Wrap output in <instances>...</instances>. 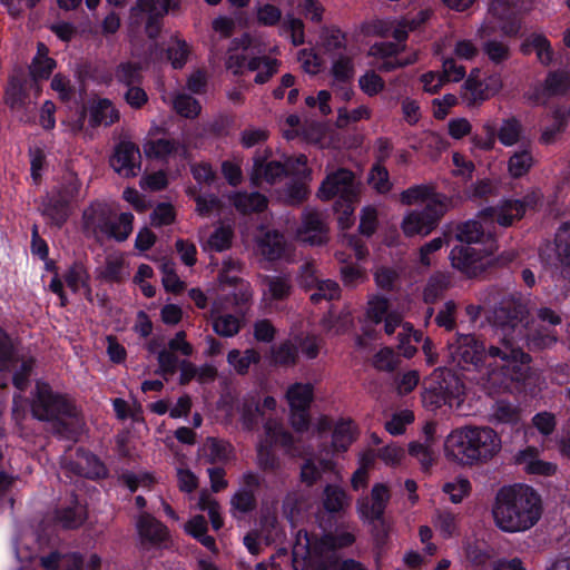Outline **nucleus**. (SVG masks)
I'll return each instance as SVG.
<instances>
[{
  "mask_svg": "<svg viewBox=\"0 0 570 570\" xmlns=\"http://www.w3.org/2000/svg\"><path fill=\"white\" fill-rule=\"evenodd\" d=\"M543 511L541 494L525 483L502 485L492 505L495 525L507 533L530 530L541 520Z\"/></svg>",
  "mask_w": 570,
  "mask_h": 570,
  "instance_id": "1",
  "label": "nucleus"
},
{
  "mask_svg": "<svg viewBox=\"0 0 570 570\" xmlns=\"http://www.w3.org/2000/svg\"><path fill=\"white\" fill-rule=\"evenodd\" d=\"M500 449L501 440L491 428L468 426L455 430L444 442L449 460L470 466L491 460Z\"/></svg>",
  "mask_w": 570,
  "mask_h": 570,
  "instance_id": "2",
  "label": "nucleus"
},
{
  "mask_svg": "<svg viewBox=\"0 0 570 570\" xmlns=\"http://www.w3.org/2000/svg\"><path fill=\"white\" fill-rule=\"evenodd\" d=\"M403 205H413L417 202H426L422 209L409 213L402 222V230L405 236H426L434 230L446 212L443 197L435 193L434 187L425 184L414 185L403 190L400 196Z\"/></svg>",
  "mask_w": 570,
  "mask_h": 570,
  "instance_id": "3",
  "label": "nucleus"
},
{
  "mask_svg": "<svg viewBox=\"0 0 570 570\" xmlns=\"http://www.w3.org/2000/svg\"><path fill=\"white\" fill-rule=\"evenodd\" d=\"M317 197L323 202L336 198L334 212L337 215L338 227L343 230L352 227L355 204L358 200L357 184L352 170L338 168L328 173L320 185Z\"/></svg>",
  "mask_w": 570,
  "mask_h": 570,
  "instance_id": "4",
  "label": "nucleus"
},
{
  "mask_svg": "<svg viewBox=\"0 0 570 570\" xmlns=\"http://www.w3.org/2000/svg\"><path fill=\"white\" fill-rule=\"evenodd\" d=\"M35 419L42 422H55L59 431H67L69 423L62 417H77L78 411L73 401L66 394L55 392L46 382H37L36 394L31 404Z\"/></svg>",
  "mask_w": 570,
  "mask_h": 570,
  "instance_id": "5",
  "label": "nucleus"
},
{
  "mask_svg": "<svg viewBox=\"0 0 570 570\" xmlns=\"http://www.w3.org/2000/svg\"><path fill=\"white\" fill-rule=\"evenodd\" d=\"M137 548L142 553H161L174 547L169 528L149 512H141L135 521Z\"/></svg>",
  "mask_w": 570,
  "mask_h": 570,
  "instance_id": "6",
  "label": "nucleus"
},
{
  "mask_svg": "<svg viewBox=\"0 0 570 570\" xmlns=\"http://www.w3.org/2000/svg\"><path fill=\"white\" fill-rule=\"evenodd\" d=\"M449 364L462 371L479 370L489 353L484 343L473 334H456L453 342L448 343Z\"/></svg>",
  "mask_w": 570,
  "mask_h": 570,
  "instance_id": "7",
  "label": "nucleus"
},
{
  "mask_svg": "<svg viewBox=\"0 0 570 570\" xmlns=\"http://www.w3.org/2000/svg\"><path fill=\"white\" fill-rule=\"evenodd\" d=\"M489 357L502 361L500 371L503 376L501 384L504 387H509L513 382L525 381L527 365L531 362V356L520 347H513L507 338L503 340L502 346L491 345L489 347Z\"/></svg>",
  "mask_w": 570,
  "mask_h": 570,
  "instance_id": "8",
  "label": "nucleus"
},
{
  "mask_svg": "<svg viewBox=\"0 0 570 570\" xmlns=\"http://www.w3.org/2000/svg\"><path fill=\"white\" fill-rule=\"evenodd\" d=\"M542 197L539 189L531 190L522 198L502 199L497 207L490 208V210L500 226L510 227L514 222L522 219L528 210H535L541 204Z\"/></svg>",
  "mask_w": 570,
  "mask_h": 570,
  "instance_id": "9",
  "label": "nucleus"
},
{
  "mask_svg": "<svg viewBox=\"0 0 570 570\" xmlns=\"http://www.w3.org/2000/svg\"><path fill=\"white\" fill-rule=\"evenodd\" d=\"M528 315L527 304L521 292H513L504 295L492 313V323L501 328L507 335L513 331Z\"/></svg>",
  "mask_w": 570,
  "mask_h": 570,
  "instance_id": "10",
  "label": "nucleus"
},
{
  "mask_svg": "<svg viewBox=\"0 0 570 570\" xmlns=\"http://www.w3.org/2000/svg\"><path fill=\"white\" fill-rule=\"evenodd\" d=\"M531 0H491L489 13L499 22L507 36H515L520 30L519 13L529 9Z\"/></svg>",
  "mask_w": 570,
  "mask_h": 570,
  "instance_id": "11",
  "label": "nucleus"
},
{
  "mask_svg": "<svg viewBox=\"0 0 570 570\" xmlns=\"http://www.w3.org/2000/svg\"><path fill=\"white\" fill-rule=\"evenodd\" d=\"M268 150L256 151L253 158V168L250 173V183L259 186L263 181L275 184L282 177L293 175L292 163H282L279 160H267Z\"/></svg>",
  "mask_w": 570,
  "mask_h": 570,
  "instance_id": "12",
  "label": "nucleus"
},
{
  "mask_svg": "<svg viewBox=\"0 0 570 570\" xmlns=\"http://www.w3.org/2000/svg\"><path fill=\"white\" fill-rule=\"evenodd\" d=\"M502 88L500 75L493 73L481 77L479 69H473L464 81V99L469 105L481 104L494 95Z\"/></svg>",
  "mask_w": 570,
  "mask_h": 570,
  "instance_id": "13",
  "label": "nucleus"
},
{
  "mask_svg": "<svg viewBox=\"0 0 570 570\" xmlns=\"http://www.w3.org/2000/svg\"><path fill=\"white\" fill-rule=\"evenodd\" d=\"M112 169L125 178L136 177L141 169V154L137 144L120 140L110 157Z\"/></svg>",
  "mask_w": 570,
  "mask_h": 570,
  "instance_id": "14",
  "label": "nucleus"
},
{
  "mask_svg": "<svg viewBox=\"0 0 570 570\" xmlns=\"http://www.w3.org/2000/svg\"><path fill=\"white\" fill-rule=\"evenodd\" d=\"M116 212L105 202H92L82 212V227L86 234H90L96 240H100V234L107 227Z\"/></svg>",
  "mask_w": 570,
  "mask_h": 570,
  "instance_id": "15",
  "label": "nucleus"
},
{
  "mask_svg": "<svg viewBox=\"0 0 570 570\" xmlns=\"http://www.w3.org/2000/svg\"><path fill=\"white\" fill-rule=\"evenodd\" d=\"M391 500V492L386 484L375 483L371 490V500L367 498L357 501V511L363 520H382Z\"/></svg>",
  "mask_w": 570,
  "mask_h": 570,
  "instance_id": "16",
  "label": "nucleus"
},
{
  "mask_svg": "<svg viewBox=\"0 0 570 570\" xmlns=\"http://www.w3.org/2000/svg\"><path fill=\"white\" fill-rule=\"evenodd\" d=\"M570 90V75L566 70L557 69L549 71L543 83L535 88L534 98L537 102H543L549 98L566 95Z\"/></svg>",
  "mask_w": 570,
  "mask_h": 570,
  "instance_id": "17",
  "label": "nucleus"
},
{
  "mask_svg": "<svg viewBox=\"0 0 570 570\" xmlns=\"http://www.w3.org/2000/svg\"><path fill=\"white\" fill-rule=\"evenodd\" d=\"M449 258L455 269L475 276L481 267L482 255L470 245L460 244L451 249Z\"/></svg>",
  "mask_w": 570,
  "mask_h": 570,
  "instance_id": "18",
  "label": "nucleus"
},
{
  "mask_svg": "<svg viewBox=\"0 0 570 570\" xmlns=\"http://www.w3.org/2000/svg\"><path fill=\"white\" fill-rule=\"evenodd\" d=\"M553 250L561 277L570 283V222L562 223L553 238Z\"/></svg>",
  "mask_w": 570,
  "mask_h": 570,
  "instance_id": "19",
  "label": "nucleus"
},
{
  "mask_svg": "<svg viewBox=\"0 0 570 570\" xmlns=\"http://www.w3.org/2000/svg\"><path fill=\"white\" fill-rule=\"evenodd\" d=\"M87 519V508L72 494L70 504L59 507L55 511V521L66 530L80 528Z\"/></svg>",
  "mask_w": 570,
  "mask_h": 570,
  "instance_id": "20",
  "label": "nucleus"
},
{
  "mask_svg": "<svg viewBox=\"0 0 570 570\" xmlns=\"http://www.w3.org/2000/svg\"><path fill=\"white\" fill-rule=\"evenodd\" d=\"M326 232L322 218L315 212L305 214L298 228L301 239L313 246H320L327 242Z\"/></svg>",
  "mask_w": 570,
  "mask_h": 570,
  "instance_id": "21",
  "label": "nucleus"
},
{
  "mask_svg": "<svg viewBox=\"0 0 570 570\" xmlns=\"http://www.w3.org/2000/svg\"><path fill=\"white\" fill-rule=\"evenodd\" d=\"M70 212L71 204L53 191L42 200V215L57 228H61L67 223Z\"/></svg>",
  "mask_w": 570,
  "mask_h": 570,
  "instance_id": "22",
  "label": "nucleus"
},
{
  "mask_svg": "<svg viewBox=\"0 0 570 570\" xmlns=\"http://www.w3.org/2000/svg\"><path fill=\"white\" fill-rule=\"evenodd\" d=\"M228 198L236 210L243 215L263 213L268 206L267 197L259 191H234Z\"/></svg>",
  "mask_w": 570,
  "mask_h": 570,
  "instance_id": "23",
  "label": "nucleus"
},
{
  "mask_svg": "<svg viewBox=\"0 0 570 570\" xmlns=\"http://www.w3.org/2000/svg\"><path fill=\"white\" fill-rule=\"evenodd\" d=\"M302 284L306 288H315V292L309 297L314 304H318L323 299L334 301L341 296L340 285L335 281L318 279L312 272L303 278Z\"/></svg>",
  "mask_w": 570,
  "mask_h": 570,
  "instance_id": "24",
  "label": "nucleus"
},
{
  "mask_svg": "<svg viewBox=\"0 0 570 570\" xmlns=\"http://www.w3.org/2000/svg\"><path fill=\"white\" fill-rule=\"evenodd\" d=\"M119 111L108 98L94 100L89 106V126L97 128L101 125L108 127L119 120Z\"/></svg>",
  "mask_w": 570,
  "mask_h": 570,
  "instance_id": "25",
  "label": "nucleus"
},
{
  "mask_svg": "<svg viewBox=\"0 0 570 570\" xmlns=\"http://www.w3.org/2000/svg\"><path fill=\"white\" fill-rule=\"evenodd\" d=\"M202 452L206 462L210 464H225L234 455V446L223 439L208 436Z\"/></svg>",
  "mask_w": 570,
  "mask_h": 570,
  "instance_id": "26",
  "label": "nucleus"
},
{
  "mask_svg": "<svg viewBox=\"0 0 570 570\" xmlns=\"http://www.w3.org/2000/svg\"><path fill=\"white\" fill-rule=\"evenodd\" d=\"M134 215L130 212L120 213L108 223L107 227L100 234L101 237L122 243L128 239L134 228Z\"/></svg>",
  "mask_w": 570,
  "mask_h": 570,
  "instance_id": "27",
  "label": "nucleus"
},
{
  "mask_svg": "<svg viewBox=\"0 0 570 570\" xmlns=\"http://www.w3.org/2000/svg\"><path fill=\"white\" fill-rule=\"evenodd\" d=\"M286 239L278 230H268L258 242L262 255L269 262L281 259L286 250Z\"/></svg>",
  "mask_w": 570,
  "mask_h": 570,
  "instance_id": "28",
  "label": "nucleus"
},
{
  "mask_svg": "<svg viewBox=\"0 0 570 570\" xmlns=\"http://www.w3.org/2000/svg\"><path fill=\"white\" fill-rule=\"evenodd\" d=\"M272 363L279 367H294L299 362L298 346L293 338H286L271 348Z\"/></svg>",
  "mask_w": 570,
  "mask_h": 570,
  "instance_id": "29",
  "label": "nucleus"
},
{
  "mask_svg": "<svg viewBox=\"0 0 570 570\" xmlns=\"http://www.w3.org/2000/svg\"><path fill=\"white\" fill-rule=\"evenodd\" d=\"M266 291L264 296L272 302L287 299L292 294V283L288 277L282 275H266L263 279Z\"/></svg>",
  "mask_w": 570,
  "mask_h": 570,
  "instance_id": "30",
  "label": "nucleus"
},
{
  "mask_svg": "<svg viewBox=\"0 0 570 570\" xmlns=\"http://www.w3.org/2000/svg\"><path fill=\"white\" fill-rule=\"evenodd\" d=\"M261 361V353L253 347L246 348L244 352L234 348L227 353L228 364L232 365L235 372L242 376L248 374L250 365H257Z\"/></svg>",
  "mask_w": 570,
  "mask_h": 570,
  "instance_id": "31",
  "label": "nucleus"
},
{
  "mask_svg": "<svg viewBox=\"0 0 570 570\" xmlns=\"http://www.w3.org/2000/svg\"><path fill=\"white\" fill-rule=\"evenodd\" d=\"M62 278L72 293L76 294L83 288L88 289L90 294V275L82 262L75 261L65 272Z\"/></svg>",
  "mask_w": 570,
  "mask_h": 570,
  "instance_id": "32",
  "label": "nucleus"
},
{
  "mask_svg": "<svg viewBox=\"0 0 570 570\" xmlns=\"http://www.w3.org/2000/svg\"><path fill=\"white\" fill-rule=\"evenodd\" d=\"M179 148V141L175 139L158 138L145 142L144 153L147 158L160 161L167 160L176 154Z\"/></svg>",
  "mask_w": 570,
  "mask_h": 570,
  "instance_id": "33",
  "label": "nucleus"
},
{
  "mask_svg": "<svg viewBox=\"0 0 570 570\" xmlns=\"http://www.w3.org/2000/svg\"><path fill=\"white\" fill-rule=\"evenodd\" d=\"M535 51L537 58L543 66H550L554 59V51L549 39L541 33L531 35L522 45V52L528 53V48Z\"/></svg>",
  "mask_w": 570,
  "mask_h": 570,
  "instance_id": "34",
  "label": "nucleus"
},
{
  "mask_svg": "<svg viewBox=\"0 0 570 570\" xmlns=\"http://www.w3.org/2000/svg\"><path fill=\"white\" fill-rule=\"evenodd\" d=\"M286 399L289 409H309L314 400V386L311 383L296 382L288 386Z\"/></svg>",
  "mask_w": 570,
  "mask_h": 570,
  "instance_id": "35",
  "label": "nucleus"
},
{
  "mask_svg": "<svg viewBox=\"0 0 570 570\" xmlns=\"http://www.w3.org/2000/svg\"><path fill=\"white\" fill-rule=\"evenodd\" d=\"M436 386L442 389V394L446 399L450 409L460 407L464 400V384L456 375L449 374L444 376Z\"/></svg>",
  "mask_w": 570,
  "mask_h": 570,
  "instance_id": "36",
  "label": "nucleus"
},
{
  "mask_svg": "<svg viewBox=\"0 0 570 570\" xmlns=\"http://www.w3.org/2000/svg\"><path fill=\"white\" fill-rule=\"evenodd\" d=\"M28 91L22 80L12 77L4 90V102L11 109H21L27 105Z\"/></svg>",
  "mask_w": 570,
  "mask_h": 570,
  "instance_id": "37",
  "label": "nucleus"
},
{
  "mask_svg": "<svg viewBox=\"0 0 570 570\" xmlns=\"http://www.w3.org/2000/svg\"><path fill=\"white\" fill-rule=\"evenodd\" d=\"M298 346V354L301 353L306 360L313 361L318 357L323 340L316 334L298 333L293 337Z\"/></svg>",
  "mask_w": 570,
  "mask_h": 570,
  "instance_id": "38",
  "label": "nucleus"
},
{
  "mask_svg": "<svg viewBox=\"0 0 570 570\" xmlns=\"http://www.w3.org/2000/svg\"><path fill=\"white\" fill-rule=\"evenodd\" d=\"M521 455V462L525 464L524 470L529 474L551 476L557 471L554 463L538 459L531 449L523 451Z\"/></svg>",
  "mask_w": 570,
  "mask_h": 570,
  "instance_id": "39",
  "label": "nucleus"
},
{
  "mask_svg": "<svg viewBox=\"0 0 570 570\" xmlns=\"http://www.w3.org/2000/svg\"><path fill=\"white\" fill-rule=\"evenodd\" d=\"M354 441L352 421L340 420L332 433V446L336 452H345Z\"/></svg>",
  "mask_w": 570,
  "mask_h": 570,
  "instance_id": "40",
  "label": "nucleus"
},
{
  "mask_svg": "<svg viewBox=\"0 0 570 570\" xmlns=\"http://www.w3.org/2000/svg\"><path fill=\"white\" fill-rule=\"evenodd\" d=\"M257 465L263 471H275L279 468V459L274 451V441L265 439L257 445Z\"/></svg>",
  "mask_w": 570,
  "mask_h": 570,
  "instance_id": "41",
  "label": "nucleus"
},
{
  "mask_svg": "<svg viewBox=\"0 0 570 570\" xmlns=\"http://www.w3.org/2000/svg\"><path fill=\"white\" fill-rule=\"evenodd\" d=\"M179 7L178 0H137L131 7V16L136 17L138 12H156L165 17L170 9Z\"/></svg>",
  "mask_w": 570,
  "mask_h": 570,
  "instance_id": "42",
  "label": "nucleus"
},
{
  "mask_svg": "<svg viewBox=\"0 0 570 570\" xmlns=\"http://www.w3.org/2000/svg\"><path fill=\"white\" fill-rule=\"evenodd\" d=\"M228 285L234 287V291L229 295V302L233 306H235L237 313H239L242 317H244L253 296L250 285L243 278L236 282V284Z\"/></svg>",
  "mask_w": 570,
  "mask_h": 570,
  "instance_id": "43",
  "label": "nucleus"
},
{
  "mask_svg": "<svg viewBox=\"0 0 570 570\" xmlns=\"http://www.w3.org/2000/svg\"><path fill=\"white\" fill-rule=\"evenodd\" d=\"M234 232L229 226L217 227L204 245V250L222 253L232 246Z\"/></svg>",
  "mask_w": 570,
  "mask_h": 570,
  "instance_id": "44",
  "label": "nucleus"
},
{
  "mask_svg": "<svg viewBox=\"0 0 570 570\" xmlns=\"http://www.w3.org/2000/svg\"><path fill=\"white\" fill-rule=\"evenodd\" d=\"M242 318L233 314H219L213 320V330L219 336L233 337L242 328Z\"/></svg>",
  "mask_w": 570,
  "mask_h": 570,
  "instance_id": "45",
  "label": "nucleus"
},
{
  "mask_svg": "<svg viewBox=\"0 0 570 570\" xmlns=\"http://www.w3.org/2000/svg\"><path fill=\"white\" fill-rule=\"evenodd\" d=\"M346 492L338 485L327 484L323 492V508L330 513L342 511L346 504Z\"/></svg>",
  "mask_w": 570,
  "mask_h": 570,
  "instance_id": "46",
  "label": "nucleus"
},
{
  "mask_svg": "<svg viewBox=\"0 0 570 570\" xmlns=\"http://www.w3.org/2000/svg\"><path fill=\"white\" fill-rule=\"evenodd\" d=\"M484 236L482 224L478 220L461 223L456 228V238L464 245L483 243Z\"/></svg>",
  "mask_w": 570,
  "mask_h": 570,
  "instance_id": "47",
  "label": "nucleus"
},
{
  "mask_svg": "<svg viewBox=\"0 0 570 570\" xmlns=\"http://www.w3.org/2000/svg\"><path fill=\"white\" fill-rule=\"evenodd\" d=\"M533 165V157L530 149L515 151L508 163V169L513 178H521L529 173Z\"/></svg>",
  "mask_w": 570,
  "mask_h": 570,
  "instance_id": "48",
  "label": "nucleus"
},
{
  "mask_svg": "<svg viewBox=\"0 0 570 570\" xmlns=\"http://www.w3.org/2000/svg\"><path fill=\"white\" fill-rule=\"evenodd\" d=\"M116 79L126 87L140 85L142 81L141 67L137 62H121L116 68Z\"/></svg>",
  "mask_w": 570,
  "mask_h": 570,
  "instance_id": "49",
  "label": "nucleus"
},
{
  "mask_svg": "<svg viewBox=\"0 0 570 570\" xmlns=\"http://www.w3.org/2000/svg\"><path fill=\"white\" fill-rule=\"evenodd\" d=\"M482 51L494 65H500L507 61L511 55L509 46L495 39H488L483 41Z\"/></svg>",
  "mask_w": 570,
  "mask_h": 570,
  "instance_id": "50",
  "label": "nucleus"
},
{
  "mask_svg": "<svg viewBox=\"0 0 570 570\" xmlns=\"http://www.w3.org/2000/svg\"><path fill=\"white\" fill-rule=\"evenodd\" d=\"M174 109L185 118L194 119L202 110L199 101L187 94H179L174 99Z\"/></svg>",
  "mask_w": 570,
  "mask_h": 570,
  "instance_id": "51",
  "label": "nucleus"
},
{
  "mask_svg": "<svg viewBox=\"0 0 570 570\" xmlns=\"http://www.w3.org/2000/svg\"><path fill=\"white\" fill-rule=\"evenodd\" d=\"M521 131L522 127L520 121L515 118H509L501 125L498 132V139L502 145L510 147L519 141Z\"/></svg>",
  "mask_w": 570,
  "mask_h": 570,
  "instance_id": "52",
  "label": "nucleus"
},
{
  "mask_svg": "<svg viewBox=\"0 0 570 570\" xmlns=\"http://www.w3.org/2000/svg\"><path fill=\"white\" fill-rule=\"evenodd\" d=\"M166 55L174 69H181L188 59L189 47L183 39H175L167 48Z\"/></svg>",
  "mask_w": 570,
  "mask_h": 570,
  "instance_id": "53",
  "label": "nucleus"
},
{
  "mask_svg": "<svg viewBox=\"0 0 570 570\" xmlns=\"http://www.w3.org/2000/svg\"><path fill=\"white\" fill-rule=\"evenodd\" d=\"M360 89L368 97H374L385 88L384 79L374 70H367L358 78Z\"/></svg>",
  "mask_w": 570,
  "mask_h": 570,
  "instance_id": "54",
  "label": "nucleus"
},
{
  "mask_svg": "<svg viewBox=\"0 0 570 570\" xmlns=\"http://www.w3.org/2000/svg\"><path fill=\"white\" fill-rule=\"evenodd\" d=\"M493 419L495 423L517 425L520 421L519 410L508 401L497 402Z\"/></svg>",
  "mask_w": 570,
  "mask_h": 570,
  "instance_id": "55",
  "label": "nucleus"
},
{
  "mask_svg": "<svg viewBox=\"0 0 570 570\" xmlns=\"http://www.w3.org/2000/svg\"><path fill=\"white\" fill-rule=\"evenodd\" d=\"M399 362V356L389 346L382 347L373 356V366L382 372H393L397 367Z\"/></svg>",
  "mask_w": 570,
  "mask_h": 570,
  "instance_id": "56",
  "label": "nucleus"
},
{
  "mask_svg": "<svg viewBox=\"0 0 570 570\" xmlns=\"http://www.w3.org/2000/svg\"><path fill=\"white\" fill-rule=\"evenodd\" d=\"M77 454L78 456L83 459L88 464V471L83 472V474L87 478L101 479L107 475L106 465L100 461V459L96 454L83 449H78Z\"/></svg>",
  "mask_w": 570,
  "mask_h": 570,
  "instance_id": "57",
  "label": "nucleus"
},
{
  "mask_svg": "<svg viewBox=\"0 0 570 570\" xmlns=\"http://www.w3.org/2000/svg\"><path fill=\"white\" fill-rule=\"evenodd\" d=\"M445 494H449L452 503H461L471 491V483L468 479L459 478L453 482L444 483L442 488Z\"/></svg>",
  "mask_w": 570,
  "mask_h": 570,
  "instance_id": "58",
  "label": "nucleus"
},
{
  "mask_svg": "<svg viewBox=\"0 0 570 570\" xmlns=\"http://www.w3.org/2000/svg\"><path fill=\"white\" fill-rule=\"evenodd\" d=\"M568 121L566 115L561 112H554L553 122L550 126L543 128L540 141L543 145H551L557 139L558 135L562 134L567 128Z\"/></svg>",
  "mask_w": 570,
  "mask_h": 570,
  "instance_id": "59",
  "label": "nucleus"
},
{
  "mask_svg": "<svg viewBox=\"0 0 570 570\" xmlns=\"http://www.w3.org/2000/svg\"><path fill=\"white\" fill-rule=\"evenodd\" d=\"M264 412L262 411L261 403L255 401H246L243 403L240 410V419L243 426L246 430H253L258 424V419L264 416Z\"/></svg>",
  "mask_w": 570,
  "mask_h": 570,
  "instance_id": "60",
  "label": "nucleus"
},
{
  "mask_svg": "<svg viewBox=\"0 0 570 570\" xmlns=\"http://www.w3.org/2000/svg\"><path fill=\"white\" fill-rule=\"evenodd\" d=\"M176 212L170 203H159L150 214V224L154 227L168 226L174 223Z\"/></svg>",
  "mask_w": 570,
  "mask_h": 570,
  "instance_id": "61",
  "label": "nucleus"
},
{
  "mask_svg": "<svg viewBox=\"0 0 570 570\" xmlns=\"http://www.w3.org/2000/svg\"><path fill=\"white\" fill-rule=\"evenodd\" d=\"M331 72L338 83H348L354 75V67L348 57L340 56L332 65Z\"/></svg>",
  "mask_w": 570,
  "mask_h": 570,
  "instance_id": "62",
  "label": "nucleus"
},
{
  "mask_svg": "<svg viewBox=\"0 0 570 570\" xmlns=\"http://www.w3.org/2000/svg\"><path fill=\"white\" fill-rule=\"evenodd\" d=\"M230 504L235 510L248 513L256 509L257 501L254 491L250 489H239L233 495Z\"/></svg>",
  "mask_w": 570,
  "mask_h": 570,
  "instance_id": "63",
  "label": "nucleus"
},
{
  "mask_svg": "<svg viewBox=\"0 0 570 570\" xmlns=\"http://www.w3.org/2000/svg\"><path fill=\"white\" fill-rule=\"evenodd\" d=\"M389 307L390 302L385 296L374 295L368 299L366 315L372 322L380 324L387 313Z\"/></svg>",
  "mask_w": 570,
  "mask_h": 570,
  "instance_id": "64",
  "label": "nucleus"
}]
</instances>
